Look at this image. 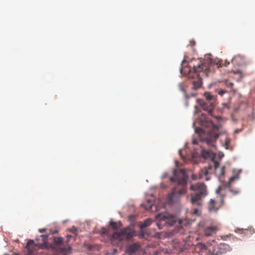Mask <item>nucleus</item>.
Instances as JSON below:
<instances>
[{
	"instance_id": "obj_1",
	"label": "nucleus",
	"mask_w": 255,
	"mask_h": 255,
	"mask_svg": "<svg viewBox=\"0 0 255 255\" xmlns=\"http://www.w3.org/2000/svg\"><path fill=\"white\" fill-rule=\"evenodd\" d=\"M185 57L182 62V68L180 69L181 73L186 74L187 72V75L189 79L193 80L192 84L193 88L194 89L199 88L202 84L201 77H208L209 73L211 71V67L213 64H216L218 68L224 65L227 66L229 64V62L225 61V64L221 60H217V62H213L212 60H210L207 63H202L201 61L199 60H194L195 64H193L192 69H191V65L189 66V68H187L188 71L184 68L185 64L186 63Z\"/></svg>"
},
{
	"instance_id": "obj_2",
	"label": "nucleus",
	"mask_w": 255,
	"mask_h": 255,
	"mask_svg": "<svg viewBox=\"0 0 255 255\" xmlns=\"http://www.w3.org/2000/svg\"><path fill=\"white\" fill-rule=\"evenodd\" d=\"M173 177L170 178L172 182H176L177 185L173 188L171 192L167 197V203L174 205L180 203L182 195L187 192V176L184 169H174Z\"/></svg>"
},
{
	"instance_id": "obj_3",
	"label": "nucleus",
	"mask_w": 255,
	"mask_h": 255,
	"mask_svg": "<svg viewBox=\"0 0 255 255\" xmlns=\"http://www.w3.org/2000/svg\"><path fill=\"white\" fill-rule=\"evenodd\" d=\"M190 189L195 192L190 194L191 204L198 207L201 206L202 199L207 195L206 186L203 183H197L192 184Z\"/></svg>"
},
{
	"instance_id": "obj_4",
	"label": "nucleus",
	"mask_w": 255,
	"mask_h": 255,
	"mask_svg": "<svg viewBox=\"0 0 255 255\" xmlns=\"http://www.w3.org/2000/svg\"><path fill=\"white\" fill-rule=\"evenodd\" d=\"M195 131L199 134L201 140L206 142L209 146L215 147V142L219 136L218 128L217 126L213 125L212 129L207 134L200 128H196Z\"/></svg>"
},
{
	"instance_id": "obj_5",
	"label": "nucleus",
	"mask_w": 255,
	"mask_h": 255,
	"mask_svg": "<svg viewBox=\"0 0 255 255\" xmlns=\"http://www.w3.org/2000/svg\"><path fill=\"white\" fill-rule=\"evenodd\" d=\"M204 95L206 100L197 99V103L204 111H207L210 115H212L216 106L215 98L208 92H205Z\"/></svg>"
},
{
	"instance_id": "obj_6",
	"label": "nucleus",
	"mask_w": 255,
	"mask_h": 255,
	"mask_svg": "<svg viewBox=\"0 0 255 255\" xmlns=\"http://www.w3.org/2000/svg\"><path fill=\"white\" fill-rule=\"evenodd\" d=\"M156 218L160 221L164 222V224L170 226L174 225L177 222L181 227L186 226L188 224V222L185 220L179 219L177 221L176 217L167 213L159 214L156 216Z\"/></svg>"
},
{
	"instance_id": "obj_7",
	"label": "nucleus",
	"mask_w": 255,
	"mask_h": 255,
	"mask_svg": "<svg viewBox=\"0 0 255 255\" xmlns=\"http://www.w3.org/2000/svg\"><path fill=\"white\" fill-rule=\"evenodd\" d=\"M135 236V232L131 227L123 228L120 232H116L113 234L112 239L114 240L122 241L123 240H129Z\"/></svg>"
},
{
	"instance_id": "obj_8",
	"label": "nucleus",
	"mask_w": 255,
	"mask_h": 255,
	"mask_svg": "<svg viewBox=\"0 0 255 255\" xmlns=\"http://www.w3.org/2000/svg\"><path fill=\"white\" fill-rule=\"evenodd\" d=\"M224 196L217 197L216 199H211L208 204V209L210 212L216 213L224 204Z\"/></svg>"
},
{
	"instance_id": "obj_9",
	"label": "nucleus",
	"mask_w": 255,
	"mask_h": 255,
	"mask_svg": "<svg viewBox=\"0 0 255 255\" xmlns=\"http://www.w3.org/2000/svg\"><path fill=\"white\" fill-rule=\"evenodd\" d=\"M36 247H38L40 249L48 248L47 244L45 242L41 244H35L33 240H30L27 242L26 246L28 252V255H31L33 253V250Z\"/></svg>"
},
{
	"instance_id": "obj_10",
	"label": "nucleus",
	"mask_w": 255,
	"mask_h": 255,
	"mask_svg": "<svg viewBox=\"0 0 255 255\" xmlns=\"http://www.w3.org/2000/svg\"><path fill=\"white\" fill-rule=\"evenodd\" d=\"M213 165L214 166L216 174L217 175L218 178L221 180V178L224 176L225 174V166H223L220 169L218 170L219 166V163L216 160H212Z\"/></svg>"
},
{
	"instance_id": "obj_11",
	"label": "nucleus",
	"mask_w": 255,
	"mask_h": 255,
	"mask_svg": "<svg viewBox=\"0 0 255 255\" xmlns=\"http://www.w3.org/2000/svg\"><path fill=\"white\" fill-rule=\"evenodd\" d=\"M212 165H209L207 167H205L204 169H201L199 172V178H202L204 176H205L206 180H209V178L208 177V174L209 173V171L212 169Z\"/></svg>"
},
{
	"instance_id": "obj_12",
	"label": "nucleus",
	"mask_w": 255,
	"mask_h": 255,
	"mask_svg": "<svg viewBox=\"0 0 255 255\" xmlns=\"http://www.w3.org/2000/svg\"><path fill=\"white\" fill-rule=\"evenodd\" d=\"M232 62L234 64H236L237 66H241L243 65L245 62V58L244 56L238 55L235 56L232 60Z\"/></svg>"
},
{
	"instance_id": "obj_13",
	"label": "nucleus",
	"mask_w": 255,
	"mask_h": 255,
	"mask_svg": "<svg viewBox=\"0 0 255 255\" xmlns=\"http://www.w3.org/2000/svg\"><path fill=\"white\" fill-rule=\"evenodd\" d=\"M218 230L217 227L211 226L207 228L204 231V234L206 236H210L215 234Z\"/></svg>"
},
{
	"instance_id": "obj_14",
	"label": "nucleus",
	"mask_w": 255,
	"mask_h": 255,
	"mask_svg": "<svg viewBox=\"0 0 255 255\" xmlns=\"http://www.w3.org/2000/svg\"><path fill=\"white\" fill-rule=\"evenodd\" d=\"M152 221L150 219H147L144 221L142 223H141L139 226L140 229L145 228L150 225Z\"/></svg>"
},
{
	"instance_id": "obj_15",
	"label": "nucleus",
	"mask_w": 255,
	"mask_h": 255,
	"mask_svg": "<svg viewBox=\"0 0 255 255\" xmlns=\"http://www.w3.org/2000/svg\"><path fill=\"white\" fill-rule=\"evenodd\" d=\"M139 246L138 244L135 243L130 245L128 247V251L130 253H134L138 250Z\"/></svg>"
},
{
	"instance_id": "obj_16",
	"label": "nucleus",
	"mask_w": 255,
	"mask_h": 255,
	"mask_svg": "<svg viewBox=\"0 0 255 255\" xmlns=\"http://www.w3.org/2000/svg\"><path fill=\"white\" fill-rule=\"evenodd\" d=\"M110 225L112 227V228L114 230H118L122 226V224L120 222H115L111 221L110 223Z\"/></svg>"
},
{
	"instance_id": "obj_17",
	"label": "nucleus",
	"mask_w": 255,
	"mask_h": 255,
	"mask_svg": "<svg viewBox=\"0 0 255 255\" xmlns=\"http://www.w3.org/2000/svg\"><path fill=\"white\" fill-rule=\"evenodd\" d=\"M53 242L56 246H60L63 243L62 238L61 237H55L53 239Z\"/></svg>"
},
{
	"instance_id": "obj_18",
	"label": "nucleus",
	"mask_w": 255,
	"mask_h": 255,
	"mask_svg": "<svg viewBox=\"0 0 255 255\" xmlns=\"http://www.w3.org/2000/svg\"><path fill=\"white\" fill-rule=\"evenodd\" d=\"M178 87H179V90L184 93L185 97L187 99L189 98V97L187 96V95L186 93L185 89L183 84L181 83L179 84L178 85Z\"/></svg>"
},
{
	"instance_id": "obj_19",
	"label": "nucleus",
	"mask_w": 255,
	"mask_h": 255,
	"mask_svg": "<svg viewBox=\"0 0 255 255\" xmlns=\"http://www.w3.org/2000/svg\"><path fill=\"white\" fill-rule=\"evenodd\" d=\"M239 178V175H236L233 177H231L229 180V182H228V185H230L231 183H232L233 181H234L235 180L238 179Z\"/></svg>"
},
{
	"instance_id": "obj_20",
	"label": "nucleus",
	"mask_w": 255,
	"mask_h": 255,
	"mask_svg": "<svg viewBox=\"0 0 255 255\" xmlns=\"http://www.w3.org/2000/svg\"><path fill=\"white\" fill-rule=\"evenodd\" d=\"M230 142H231L230 139L229 138H228V137H226L225 140V144H224V146L225 147V148L226 149H229Z\"/></svg>"
},
{
	"instance_id": "obj_21",
	"label": "nucleus",
	"mask_w": 255,
	"mask_h": 255,
	"mask_svg": "<svg viewBox=\"0 0 255 255\" xmlns=\"http://www.w3.org/2000/svg\"><path fill=\"white\" fill-rule=\"evenodd\" d=\"M225 85L229 88H232L234 86V83L230 82L228 80H225L224 82Z\"/></svg>"
},
{
	"instance_id": "obj_22",
	"label": "nucleus",
	"mask_w": 255,
	"mask_h": 255,
	"mask_svg": "<svg viewBox=\"0 0 255 255\" xmlns=\"http://www.w3.org/2000/svg\"><path fill=\"white\" fill-rule=\"evenodd\" d=\"M202 155L205 158H207L210 156V152L208 151L203 150L202 151Z\"/></svg>"
},
{
	"instance_id": "obj_23",
	"label": "nucleus",
	"mask_w": 255,
	"mask_h": 255,
	"mask_svg": "<svg viewBox=\"0 0 255 255\" xmlns=\"http://www.w3.org/2000/svg\"><path fill=\"white\" fill-rule=\"evenodd\" d=\"M226 92H227L226 91L223 90H222V89H220L218 91V94L221 95V96H222L224 94L226 93Z\"/></svg>"
},
{
	"instance_id": "obj_24",
	"label": "nucleus",
	"mask_w": 255,
	"mask_h": 255,
	"mask_svg": "<svg viewBox=\"0 0 255 255\" xmlns=\"http://www.w3.org/2000/svg\"><path fill=\"white\" fill-rule=\"evenodd\" d=\"M77 229L75 227H73L72 228L70 229V232L73 234H75L77 231Z\"/></svg>"
},
{
	"instance_id": "obj_25",
	"label": "nucleus",
	"mask_w": 255,
	"mask_h": 255,
	"mask_svg": "<svg viewBox=\"0 0 255 255\" xmlns=\"http://www.w3.org/2000/svg\"><path fill=\"white\" fill-rule=\"evenodd\" d=\"M221 189H222V188L221 187H219L216 190V193L218 194H219L220 191H221Z\"/></svg>"
},
{
	"instance_id": "obj_26",
	"label": "nucleus",
	"mask_w": 255,
	"mask_h": 255,
	"mask_svg": "<svg viewBox=\"0 0 255 255\" xmlns=\"http://www.w3.org/2000/svg\"><path fill=\"white\" fill-rule=\"evenodd\" d=\"M46 231L45 229H39V231L40 233H44Z\"/></svg>"
},
{
	"instance_id": "obj_27",
	"label": "nucleus",
	"mask_w": 255,
	"mask_h": 255,
	"mask_svg": "<svg viewBox=\"0 0 255 255\" xmlns=\"http://www.w3.org/2000/svg\"><path fill=\"white\" fill-rule=\"evenodd\" d=\"M190 42L191 46H193L195 44V42L194 41H190Z\"/></svg>"
},
{
	"instance_id": "obj_28",
	"label": "nucleus",
	"mask_w": 255,
	"mask_h": 255,
	"mask_svg": "<svg viewBox=\"0 0 255 255\" xmlns=\"http://www.w3.org/2000/svg\"><path fill=\"white\" fill-rule=\"evenodd\" d=\"M192 178L193 180H195L197 179V177L195 175H193L192 176Z\"/></svg>"
},
{
	"instance_id": "obj_29",
	"label": "nucleus",
	"mask_w": 255,
	"mask_h": 255,
	"mask_svg": "<svg viewBox=\"0 0 255 255\" xmlns=\"http://www.w3.org/2000/svg\"><path fill=\"white\" fill-rule=\"evenodd\" d=\"M198 212V210L197 209H195L193 211V214H197Z\"/></svg>"
},
{
	"instance_id": "obj_30",
	"label": "nucleus",
	"mask_w": 255,
	"mask_h": 255,
	"mask_svg": "<svg viewBox=\"0 0 255 255\" xmlns=\"http://www.w3.org/2000/svg\"><path fill=\"white\" fill-rule=\"evenodd\" d=\"M231 191L232 192H233V194H237V193H238V192H239L238 191H233V190H231Z\"/></svg>"
},
{
	"instance_id": "obj_31",
	"label": "nucleus",
	"mask_w": 255,
	"mask_h": 255,
	"mask_svg": "<svg viewBox=\"0 0 255 255\" xmlns=\"http://www.w3.org/2000/svg\"><path fill=\"white\" fill-rule=\"evenodd\" d=\"M193 144H195L197 143V141L196 140H193L192 141Z\"/></svg>"
},
{
	"instance_id": "obj_32",
	"label": "nucleus",
	"mask_w": 255,
	"mask_h": 255,
	"mask_svg": "<svg viewBox=\"0 0 255 255\" xmlns=\"http://www.w3.org/2000/svg\"><path fill=\"white\" fill-rule=\"evenodd\" d=\"M62 252L65 253V252H66L67 251V249L64 248V249H62Z\"/></svg>"
},
{
	"instance_id": "obj_33",
	"label": "nucleus",
	"mask_w": 255,
	"mask_h": 255,
	"mask_svg": "<svg viewBox=\"0 0 255 255\" xmlns=\"http://www.w3.org/2000/svg\"><path fill=\"white\" fill-rule=\"evenodd\" d=\"M107 231L106 229H104V231H103L104 234H105L107 232Z\"/></svg>"
},
{
	"instance_id": "obj_34",
	"label": "nucleus",
	"mask_w": 255,
	"mask_h": 255,
	"mask_svg": "<svg viewBox=\"0 0 255 255\" xmlns=\"http://www.w3.org/2000/svg\"><path fill=\"white\" fill-rule=\"evenodd\" d=\"M42 237L44 238V239L47 238V236L42 235Z\"/></svg>"
},
{
	"instance_id": "obj_35",
	"label": "nucleus",
	"mask_w": 255,
	"mask_h": 255,
	"mask_svg": "<svg viewBox=\"0 0 255 255\" xmlns=\"http://www.w3.org/2000/svg\"><path fill=\"white\" fill-rule=\"evenodd\" d=\"M67 237L68 238H70L71 237V235H67Z\"/></svg>"
},
{
	"instance_id": "obj_36",
	"label": "nucleus",
	"mask_w": 255,
	"mask_h": 255,
	"mask_svg": "<svg viewBox=\"0 0 255 255\" xmlns=\"http://www.w3.org/2000/svg\"><path fill=\"white\" fill-rule=\"evenodd\" d=\"M68 250H69V251H70V250H71V247H69V248H68Z\"/></svg>"
},
{
	"instance_id": "obj_37",
	"label": "nucleus",
	"mask_w": 255,
	"mask_h": 255,
	"mask_svg": "<svg viewBox=\"0 0 255 255\" xmlns=\"http://www.w3.org/2000/svg\"><path fill=\"white\" fill-rule=\"evenodd\" d=\"M117 252V250L116 249H114V252L116 253Z\"/></svg>"
},
{
	"instance_id": "obj_38",
	"label": "nucleus",
	"mask_w": 255,
	"mask_h": 255,
	"mask_svg": "<svg viewBox=\"0 0 255 255\" xmlns=\"http://www.w3.org/2000/svg\"><path fill=\"white\" fill-rule=\"evenodd\" d=\"M181 150H179V153L181 154Z\"/></svg>"
},
{
	"instance_id": "obj_39",
	"label": "nucleus",
	"mask_w": 255,
	"mask_h": 255,
	"mask_svg": "<svg viewBox=\"0 0 255 255\" xmlns=\"http://www.w3.org/2000/svg\"><path fill=\"white\" fill-rule=\"evenodd\" d=\"M15 255H17V254H15Z\"/></svg>"
}]
</instances>
